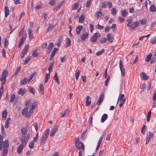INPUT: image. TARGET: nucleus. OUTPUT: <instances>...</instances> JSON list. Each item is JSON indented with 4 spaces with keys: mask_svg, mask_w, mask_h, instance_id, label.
Instances as JSON below:
<instances>
[{
    "mask_svg": "<svg viewBox=\"0 0 156 156\" xmlns=\"http://www.w3.org/2000/svg\"><path fill=\"white\" fill-rule=\"evenodd\" d=\"M30 136V134L28 133L26 136V140H24L25 138L24 136L20 137V140L22 143L18 147L17 149V152L19 154H20L22 152L23 147L26 146Z\"/></svg>",
    "mask_w": 156,
    "mask_h": 156,
    "instance_id": "f257e3e1",
    "label": "nucleus"
},
{
    "mask_svg": "<svg viewBox=\"0 0 156 156\" xmlns=\"http://www.w3.org/2000/svg\"><path fill=\"white\" fill-rule=\"evenodd\" d=\"M8 75V72L6 70H4L2 74L1 77L0 78V81H2V86L0 88V99L3 92L4 85L6 82V77Z\"/></svg>",
    "mask_w": 156,
    "mask_h": 156,
    "instance_id": "f03ea898",
    "label": "nucleus"
},
{
    "mask_svg": "<svg viewBox=\"0 0 156 156\" xmlns=\"http://www.w3.org/2000/svg\"><path fill=\"white\" fill-rule=\"evenodd\" d=\"M50 129H48L46 131L42 134L41 139V146H43L46 144L47 141V139L48 137L50 132Z\"/></svg>",
    "mask_w": 156,
    "mask_h": 156,
    "instance_id": "7ed1b4c3",
    "label": "nucleus"
},
{
    "mask_svg": "<svg viewBox=\"0 0 156 156\" xmlns=\"http://www.w3.org/2000/svg\"><path fill=\"white\" fill-rule=\"evenodd\" d=\"M75 144L77 149L84 151V145L82 142L79 140L78 138H77L75 140Z\"/></svg>",
    "mask_w": 156,
    "mask_h": 156,
    "instance_id": "20e7f679",
    "label": "nucleus"
},
{
    "mask_svg": "<svg viewBox=\"0 0 156 156\" xmlns=\"http://www.w3.org/2000/svg\"><path fill=\"white\" fill-rule=\"evenodd\" d=\"M19 37L22 36L20 40L25 41L27 37V34L26 32L24 31V28H23L21 29L20 32L19 33Z\"/></svg>",
    "mask_w": 156,
    "mask_h": 156,
    "instance_id": "39448f33",
    "label": "nucleus"
},
{
    "mask_svg": "<svg viewBox=\"0 0 156 156\" xmlns=\"http://www.w3.org/2000/svg\"><path fill=\"white\" fill-rule=\"evenodd\" d=\"M0 151H2L3 148V149L7 148L9 146V141L7 140H5L4 142L2 141L0 143Z\"/></svg>",
    "mask_w": 156,
    "mask_h": 156,
    "instance_id": "423d86ee",
    "label": "nucleus"
},
{
    "mask_svg": "<svg viewBox=\"0 0 156 156\" xmlns=\"http://www.w3.org/2000/svg\"><path fill=\"white\" fill-rule=\"evenodd\" d=\"M149 134H147V135L146 144H147L151 138L154 136V134L153 133L149 131L148 132Z\"/></svg>",
    "mask_w": 156,
    "mask_h": 156,
    "instance_id": "0eeeda50",
    "label": "nucleus"
},
{
    "mask_svg": "<svg viewBox=\"0 0 156 156\" xmlns=\"http://www.w3.org/2000/svg\"><path fill=\"white\" fill-rule=\"evenodd\" d=\"M21 133L22 135L20 137L22 136H24L25 138L24 140H26V136L25 135L27 134L28 132V129L26 127H23L21 129Z\"/></svg>",
    "mask_w": 156,
    "mask_h": 156,
    "instance_id": "6e6552de",
    "label": "nucleus"
},
{
    "mask_svg": "<svg viewBox=\"0 0 156 156\" xmlns=\"http://www.w3.org/2000/svg\"><path fill=\"white\" fill-rule=\"evenodd\" d=\"M119 68L121 71L122 76H124L125 74V69L123 67L122 61V60H120V61Z\"/></svg>",
    "mask_w": 156,
    "mask_h": 156,
    "instance_id": "1a4fd4ad",
    "label": "nucleus"
},
{
    "mask_svg": "<svg viewBox=\"0 0 156 156\" xmlns=\"http://www.w3.org/2000/svg\"><path fill=\"white\" fill-rule=\"evenodd\" d=\"M100 37V34L98 33H95L93 36L91 38V41L93 42H95L97 41V38Z\"/></svg>",
    "mask_w": 156,
    "mask_h": 156,
    "instance_id": "9d476101",
    "label": "nucleus"
},
{
    "mask_svg": "<svg viewBox=\"0 0 156 156\" xmlns=\"http://www.w3.org/2000/svg\"><path fill=\"white\" fill-rule=\"evenodd\" d=\"M104 98V94L102 93L99 96V99L97 102V104L99 105L103 102V99Z\"/></svg>",
    "mask_w": 156,
    "mask_h": 156,
    "instance_id": "9b49d317",
    "label": "nucleus"
},
{
    "mask_svg": "<svg viewBox=\"0 0 156 156\" xmlns=\"http://www.w3.org/2000/svg\"><path fill=\"white\" fill-rule=\"evenodd\" d=\"M140 76L141 79L143 80H147L149 78V76H147L144 72L141 73Z\"/></svg>",
    "mask_w": 156,
    "mask_h": 156,
    "instance_id": "f8f14e48",
    "label": "nucleus"
},
{
    "mask_svg": "<svg viewBox=\"0 0 156 156\" xmlns=\"http://www.w3.org/2000/svg\"><path fill=\"white\" fill-rule=\"evenodd\" d=\"M126 98H125L124 95L123 94H121L119 95L118 98V99L117 103V104H118L119 100H120V101H122L124 102Z\"/></svg>",
    "mask_w": 156,
    "mask_h": 156,
    "instance_id": "ddd939ff",
    "label": "nucleus"
},
{
    "mask_svg": "<svg viewBox=\"0 0 156 156\" xmlns=\"http://www.w3.org/2000/svg\"><path fill=\"white\" fill-rule=\"evenodd\" d=\"M106 38L107 40L108 41H110V42L112 43L113 42V36L112 35L110 34H108L106 36Z\"/></svg>",
    "mask_w": 156,
    "mask_h": 156,
    "instance_id": "4468645a",
    "label": "nucleus"
},
{
    "mask_svg": "<svg viewBox=\"0 0 156 156\" xmlns=\"http://www.w3.org/2000/svg\"><path fill=\"white\" fill-rule=\"evenodd\" d=\"M91 101L90 97L89 96L87 97L86 100V104L87 106H89L91 104Z\"/></svg>",
    "mask_w": 156,
    "mask_h": 156,
    "instance_id": "2eb2a0df",
    "label": "nucleus"
},
{
    "mask_svg": "<svg viewBox=\"0 0 156 156\" xmlns=\"http://www.w3.org/2000/svg\"><path fill=\"white\" fill-rule=\"evenodd\" d=\"M58 129V127H55L51 132L50 134V136L53 137L57 132Z\"/></svg>",
    "mask_w": 156,
    "mask_h": 156,
    "instance_id": "dca6fc26",
    "label": "nucleus"
},
{
    "mask_svg": "<svg viewBox=\"0 0 156 156\" xmlns=\"http://www.w3.org/2000/svg\"><path fill=\"white\" fill-rule=\"evenodd\" d=\"M10 118H8L5 122V128L7 129L9 127V124L10 123V121L11 120Z\"/></svg>",
    "mask_w": 156,
    "mask_h": 156,
    "instance_id": "f3484780",
    "label": "nucleus"
},
{
    "mask_svg": "<svg viewBox=\"0 0 156 156\" xmlns=\"http://www.w3.org/2000/svg\"><path fill=\"white\" fill-rule=\"evenodd\" d=\"M140 24V23L138 22H134L132 25L131 27V29H134L137 27Z\"/></svg>",
    "mask_w": 156,
    "mask_h": 156,
    "instance_id": "a211bd4d",
    "label": "nucleus"
},
{
    "mask_svg": "<svg viewBox=\"0 0 156 156\" xmlns=\"http://www.w3.org/2000/svg\"><path fill=\"white\" fill-rule=\"evenodd\" d=\"M83 29L82 26H79L77 27L76 29V33L77 34L79 35L80 34V31Z\"/></svg>",
    "mask_w": 156,
    "mask_h": 156,
    "instance_id": "6ab92c4d",
    "label": "nucleus"
},
{
    "mask_svg": "<svg viewBox=\"0 0 156 156\" xmlns=\"http://www.w3.org/2000/svg\"><path fill=\"white\" fill-rule=\"evenodd\" d=\"M107 118L108 115L107 114H103L101 118V122H104L107 119Z\"/></svg>",
    "mask_w": 156,
    "mask_h": 156,
    "instance_id": "aec40b11",
    "label": "nucleus"
},
{
    "mask_svg": "<svg viewBox=\"0 0 156 156\" xmlns=\"http://www.w3.org/2000/svg\"><path fill=\"white\" fill-rule=\"evenodd\" d=\"M39 92L41 94L43 95L44 92V87L42 84H40V86Z\"/></svg>",
    "mask_w": 156,
    "mask_h": 156,
    "instance_id": "412c9836",
    "label": "nucleus"
},
{
    "mask_svg": "<svg viewBox=\"0 0 156 156\" xmlns=\"http://www.w3.org/2000/svg\"><path fill=\"white\" fill-rule=\"evenodd\" d=\"M7 114V111L6 110H4L2 112V119L3 120L6 119Z\"/></svg>",
    "mask_w": 156,
    "mask_h": 156,
    "instance_id": "4be33fe9",
    "label": "nucleus"
},
{
    "mask_svg": "<svg viewBox=\"0 0 156 156\" xmlns=\"http://www.w3.org/2000/svg\"><path fill=\"white\" fill-rule=\"evenodd\" d=\"M5 17H7L9 14V10L8 7L5 6Z\"/></svg>",
    "mask_w": 156,
    "mask_h": 156,
    "instance_id": "5701e85b",
    "label": "nucleus"
},
{
    "mask_svg": "<svg viewBox=\"0 0 156 156\" xmlns=\"http://www.w3.org/2000/svg\"><path fill=\"white\" fill-rule=\"evenodd\" d=\"M71 40L69 39L67 37L66 38V47L68 48L69 47L71 44Z\"/></svg>",
    "mask_w": 156,
    "mask_h": 156,
    "instance_id": "b1692460",
    "label": "nucleus"
},
{
    "mask_svg": "<svg viewBox=\"0 0 156 156\" xmlns=\"http://www.w3.org/2000/svg\"><path fill=\"white\" fill-rule=\"evenodd\" d=\"M54 79L58 84H59L60 82L57 73L56 72L55 73V75L54 77Z\"/></svg>",
    "mask_w": 156,
    "mask_h": 156,
    "instance_id": "393cba45",
    "label": "nucleus"
},
{
    "mask_svg": "<svg viewBox=\"0 0 156 156\" xmlns=\"http://www.w3.org/2000/svg\"><path fill=\"white\" fill-rule=\"evenodd\" d=\"M29 48V45L28 44H26L23 49V50L22 51V52L24 53V54H26L27 51Z\"/></svg>",
    "mask_w": 156,
    "mask_h": 156,
    "instance_id": "a878e982",
    "label": "nucleus"
},
{
    "mask_svg": "<svg viewBox=\"0 0 156 156\" xmlns=\"http://www.w3.org/2000/svg\"><path fill=\"white\" fill-rule=\"evenodd\" d=\"M88 33L87 32H86L84 33L82 35L81 39L83 40H85L88 36Z\"/></svg>",
    "mask_w": 156,
    "mask_h": 156,
    "instance_id": "bb28decb",
    "label": "nucleus"
},
{
    "mask_svg": "<svg viewBox=\"0 0 156 156\" xmlns=\"http://www.w3.org/2000/svg\"><path fill=\"white\" fill-rule=\"evenodd\" d=\"M85 19L84 15L82 14L80 16L79 18V22L81 23H82Z\"/></svg>",
    "mask_w": 156,
    "mask_h": 156,
    "instance_id": "cd10ccee",
    "label": "nucleus"
},
{
    "mask_svg": "<svg viewBox=\"0 0 156 156\" xmlns=\"http://www.w3.org/2000/svg\"><path fill=\"white\" fill-rule=\"evenodd\" d=\"M54 26L52 24H49L48 28L46 30V32L48 33L53 29Z\"/></svg>",
    "mask_w": 156,
    "mask_h": 156,
    "instance_id": "c85d7f7f",
    "label": "nucleus"
},
{
    "mask_svg": "<svg viewBox=\"0 0 156 156\" xmlns=\"http://www.w3.org/2000/svg\"><path fill=\"white\" fill-rule=\"evenodd\" d=\"M121 12V15L124 17H125L128 13L127 11L125 10H122Z\"/></svg>",
    "mask_w": 156,
    "mask_h": 156,
    "instance_id": "c756f323",
    "label": "nucleus"
},
{
    "mask_svg": "<svg viewBox=\"0 0 156 156\" xmlns=\"http://www.w3.org/2000/svg\"><path fill=\"white\" fill-rule=\"evenodd\" d=\"M25 92L24 90L22 88H20L19 91L18 92V94L19 95L23 96L25 94Z\"/></svg>",
    "mask_w": 156,
    "mask_h": 156,
    "instance_id": "7c9ffc66",
    "label": "nucleus"
},
{
    "mask_svg": "<svg viewBox=\"0 0 156 156\" xmlns=\"http://www.w3.org/2000/svg\"><path fill=\"white\" fill-rule=\"evenodd\" d=\"M8 149L6 148H4L3 150V152L2 156H6L8 153Z\"/></svg>",
    "mask_w": 156,
    "mask_h": 156,
    "instance_id": "2f4dec72",
    "label": "nucleus"
},
{
    "mask_svg": "<svg viewBox=\"0 0 156 156\" xmlns=\"http://www.w3.org/2000/svg\"><path fill=\"white\" fill-rule=\"evenodd\" d=\"M146 126L145 125H144L141 130V132L144 135H145V130H146Z\"/></svg>",
    "mask_w": 156,
    "mask_h": 156,
    "instance_id": "473e14b6",
    "label": "nucleus"
},
{
    "mask_svg": "<svg viewBox=\"0 0 156 156\" xmlns=\"http://www.w3.org/2000/svg\"><path fill=\"white\" fill-rule=\"evenodd\" d=\"M150 10L152 12H154L156 11V8L155 5H151Z\"/></svg>",
    "mask_w": 156,
    "mask_h": 156,
    "instance_id": "72a5a7b5",
    "label": "nucleus"
},
{
    "mask_svg": "<svg viewBox=\"0 0 156 156\" xmlns=\"http://www.w3.org/2000/svg\"><path fill=\"white\" fill-rule=\"evenodd\" d=\"M28 35L29 37V38L30 39H32V30L31 29H30V28H28Z\"/></svg>",
    "mask_w": 156,
    "mask_h": 156,
    "instance_id": "f704fd0d",
    "label": "nucleus"
},
{
    "mask_svg": "<svg viewBox=\"0 0 156 156\" xmlns=\"http://www.w3.org/2000/svg\"><path fill=\"white\" fill-rule=\"evenodd\" d=\"M29 91L30 93H32L33 94H35V90L32 87H30Z\"/></svg>",
    "mask_w": 156,
    "mask_h": 156,
    "instance_id": "c9c22d12",
    "label": "nucleus"
},
{
    "mask_svg": "<svg viewBox=\"0 0 156 156\" xmlns=\"http://www.w3.org/2000/svg\"><path fill=\"white\" fill-rule=\"evenodd\" d=\"M37 49H35L32 53V56L33 57H36L38 55V53L37 51Z\"/></svg>",
    "mask_w": 156,
    "mask_h": 156,
    "instance_id": "e433bc0d",
    "label": "nucleus"
},
{
    "mask_svg": "<svg viewBox=\"0 0 156 156\" xmlns=\"http://www.w3.org/2000/svg\"><path fill=\"white\" fill-rule=\"evenodd\" d=\"M28 81V79L27 78H25L24 79L22 80L20 83L21 85H23L25 84Z\"/></svg>",
    "mask_w": 156,
    "mask_h": 156,
    "instance_id": "4c0bfd02",
    "label": "nucleus"
},
{
    "mask_svg": "<svg viewBox=\"0 0 156 156\" xmlns=\"http://www.w3.org/2000/svg\"><path fill=\"white\" fill-rule=\"evenodd\" d=\"M151 56L152 54H150L147 55L145 59L146 62H148L151 58Z\"/></svg>",
    "mask_w": 156,
    "mask_h": 156,
    "instance_id": "58836bf2",
    "label": "nucleus"
},
{
    "mask_svg": "<svg viewBox=\"0 0 156 156\" xmlns=\"http://www.w3.org/2000/svg\"><path fill=\"white\" fill-rule=\"evenodd\" d=\"M146 87V85L145 83H143L142 84V88H141V90L140 92L139 93L141 94L144 91V90L145 89Z\"/></svg>",
    "mask_w": 156,
    "mask_h": 156,
    "instance_id": "ea45409f",
    "label": "nucleus"
},
{
    "mask_svg": "<svg viewBox=\"0 0 156 156\" xmlns=\"http://www.w3.org/2000/svg\"><path fill=\"white\" fill-rule=\"evenodd\" d=\"M68 110H64L61 114L62 117H64L67 113Z\"/></svg>",
    "mask_w": 156,
    "mask_h": 156,
    "instance_id": "a19ab883",
    "label": "nucleus"
},
{
    "mask_svg": "<svg viewBox=\"0 0 156 156\" xmlns=\"http://www.w3.org/2000/svg\"><path fill=\"white\" fill-rule=\"evenodd\" d=\"M39 137V133L38 132L36 134L35 136L33 138V140L34 142H36L37 141V139Z\"/></svg>",
    "mask_w": 156,
    "mask_h": 156,
    "instance_id": "79ce46f5",
    "label": "nucleus"
},
{
    "mask_svg": "<svg viewBox=\"0 0 156 156\" xmlns=\"http://www.w3.org/2000/svg\"><path fill=\"white\" fill-rule=\"evenodd\" d=\"M117 13L116 9L115 8H113L111 10V13L114 16L116 15Z\"/></svg>",
    "mask_w": 156,
    "mask_h": 156,
    "instance_id": "37998d69",
    "label": "nucleus"
},
{
    "mask_svg": "<svg viewBox=\"0 0 156 156\" xmlns=\"http://www.w3.org/2000/svg\"><path fill=\"white\" fill-rule=\"evenodd\" d=\"M80 72L79 70H77L76 71L75 77L76 79L77 80L78 79L79 76L80 75Z\"/></svg>",
    "mask_w": 156,
    "mask_h": 156,
    "instance_id": "c03bdc74",
    "label": "nucleus"
},
{
    "mask_svg": "<svg viewBox=\"0 0 156 156\" xmlns=\"http://www.w3.org/2000/svg\"><path fill=\"white\" fill-rule=\"evenodd\" d=\"M34 142L32 140L30 143L29 146L30 148L32 149L34 147Z\"/></svg>",
    "mask_w": 156,
    "mask_h": 156,
    "instance_id": "a18cd8bd",
    "label": "nucleus"
},
{
    "mask_svg": "<svg viewBox=\"0 0 156 156\" xmlns=\"http://www.w3.org/2000/svg\"><path fill=\"white\" fill-rule=\"evenodd\" d=\"M105 50L104 49H103L101 50V51H98L96 53V55L97 56H99L100 55H101L103 54V53L104 52Z\"/></svg>",
    "mask_w": 156,
    "mask_h": 156,
    "instance_id": "49530a36",
    "label": "nucleus"
},
{
    "mask_svg": "<svg viewBox=\"0 0 156 156\" xmlns=\"http://www.w3.org/2000/svg\"><path fill=\"white\" fill-rule=\"evenodd\" d=\"M28 111V108H24L22 110V114L24 115Z\"/></svg>",
    "mask_w": 156,
    "mask_h": 156,
    "instance_id": "de8ad7c7",
    "label": "nucleus"
},
{
    "mask_svg": "<svg viewBox=\"0 0 156 156\" xmlns=\"http://www.w3.org/2000/svg\"><path fill=\"white\" fill-rule=\"evenodd\" d=\"M16 98V96L14 94H12L11 96V99L10 100V102H12Z\"/></svg>",
    "mask_w": 156,
    "mask_h": 156,
    "instance_id": "09e8293b",
    "label": "nucleus"
},
{
    "mask_svg": "<svg viewBox=\"0 0 156 156\" xmlns=\"http://www.w3.org/2000/svg\"><path fill=\"white\" fill-rule=\"evenodd\" d=\"M53 46L54 44L53 43H51L48 46L47 49H48V50H51L53 47Z\"/></svg>",
    "mask_w": 156,
    "mask_h": 156,
    "instance_id": "8fccbe9b",
    "label": "nucleus"
},
{
    "mask_svg": "<svg viewBox=\"0 0 156 156\" xmlns=\"http://www.w3.org/2000/svg\"><path fill=\"white\" fill-rule=\"evenodd\" d=\"M79 7V5L78 3H77L76 4L73 5L72 7V9L73 10H75L77 8Z\"/></svg>",
    "mask_w": 156,
    "mask_h": 156,
    "instance_id": "3c124183",
    "label": "nucleus"
},
{
    "mask_svg": "<svg viewBox=\"0 0 156 156\" xmlns=\"http://www.w3.org/2000/svg\"><path fill=\"white\" fill-rule=\"evenodd\" d=\"M37 103L36 102H35L33 103L32 106H30V107L31 108L34 109L35 107L37 106Z\"/></svg>",
    "mask_w": 156,
    "mask_h": 156,
    "instance_id": "603ef678",
    "label": "nucleus"
},
{
    "mask_svg": "<svg viewBox=\"0 0 156 156\" xmlns=\"http://www.w3.org/2000/svg\"><path fill=\"white\" fill-rule=\"evenodd\" d=\"M9 44V42L8 40H7L6 38L4 39V45L5 48H6L7 46H8Z\"/></svg>",
    "mask_w": 156,
    "mask_h": 156,
    "instance_id": "864d4df0",
    "label": "nucleus"
},
{
    "mask_svg": "<svg viewBox=\"0 0 156 156\" xmlns=\"http://www.w3.org/2000/svg\"><path fill=\"white\" fill-rule=\"evenodd\" d=\"M102 13L100 11L97 12H96V15L97 16L98 18H99V17H101L102 15Z\"/></svg>",
    "mask_w": 156,
    "mask_h": 156,
    "instance_id": "5fc2aeb1",
    "label": "nucleus"
},
{
    "mask_svg": "<svg viewBox=\"0 0 156 156\" xmlns=\"http://www.w3.org/2000/svg\"><path fill=\"white\" fill-rule=\"evenodd\" d=\"M92 0H88L86 4V7L87 8H89L90 6V4Z\"/></svg>",
    "mask_w": 156,
    "mask_h": 156,
    "instance_id": "6e6d98bb",
    "label": "nucleus"
},
{
    "mask_svg": "<svg viewBox=\"0 0 156 156\" xmlns=\"http://www.w3.org/2000/svg\"><path fill=\"white\" fill-rule=\"evenodd\" d=\"M50 76V75L49 73L48 74L46 73L45 79L44 81L45 83H47V82Z\"/></svg>",
    "mask_w": 156,
    "mask_h": 156,
    "instance_id": "4d7b16f0",
    "label": "nucleus"
},
{
    "mask_svg": "<svg viewBox=\"0 0 156 156\" xmlns=\"http://www.w3.org/2000/svg\"><path fill=\"white\" fill-rule=\"evenodd\" d=\"M54 63H50L49 65V68L48 69V70H49V73H50L52 69L53 65Z\"/></svg>",
    "mask_w": 156,
    "mask_h": 156,
    "instance_id": "13d9d810",
    "label": "nucleus"
},
{
    "mask_svg": "<svg viewBox=\"0 0 156 156\" xmlns=\"http://www.w3.org/2000/svg\"><path fill=\"white\" fill-rule=\"evenodd\" d=\"M118 20L121 23H123L124 21V19L120 16L118 17Z\"/></svg>",
    "mask_w": 156,
    "mask_h": 156,
    "instance_id": "bf43d9fd",
    "label": "nucleus"
},
{
    "mask_svg": "<svg viewBox=\"0 0 156 156\" xmlns=\"http://www.w3.org/2000/svg\"><path fill=\"white\" fill-rule=\"evenodd\" d=\"M110 79V77L108 76L107 77V79L105 81V85L106 86H108V82Z\"/></svg>",
    "mask_w": 156,
    "mask_h": 156,
    "instance_id": "052dcab7",
    "label": "nucleus"
},
{
    "mask_svg": "<svg viewBox=\"0 0 156 156\" xmlns=\"http://www.w3.org/2000/svg\"><path fill=\"white\" fill-rule=\"evenodd\" d=\"M31 58L30 57H29L28 58L26 59L25 61L24 62V64L26 65L29 62Z\"/></svg>",
    "mask_w": 156,
    "mask_h": 156,
    "instance_id": "680f3d73",
    "label": "nucleus"
},
{
    "mask_svg": "<svg viewBox=\"0 0 156 156\" xmlns=\"http://www.w3.org/2000/svg\"><path fill=\"white\" fill-rule=\"evenodd\" d=\"M106 40L105 37L101 38L100 39V43H105L106 41Z\"/></svg>",
    "mask_w": 156,
    "mask_h": 156,
    "instance_id": "e2e57ef3",
    "label": "nucleus"
},
{
    "mask_svg": "<svg viewBox=\"0 0 156 156\" xmlns=\"http://www.w3.org/2000/svg\"><path fill=\"white\" fill-rule=\"evenodd\" d=\"M25 41L20 40V42L18 45V47L19 48H20L21 46L23 44Z\"/></svg>",
    "mask_w": 156,
    "mask_h": 156,
    "instance_id": "0e129e2a",
    "label": "nucleus"
},
{
    "mask_svg": "<svg viewBox=\"0 0 156 156\" xmlns=\"http://www.w3.org/2000/svg\"><path fill=\"white\" fill-rule=\"evenodd\" d=\"M58 49V48H54L52 52V53L51 55L54 56L55 55V54L56 52L57 51Z\"/></svg>",
    "mask_w": 156,
    "mask_h": 156,
    "instance_id": "69168bd1",
    "label": "nucleus"
},
{
    "mask_svg": "<svg viewBox=\"0 0 156 156\" xmlns=\"http://www.w3.org/2000/svg\"><path fill=\"white\" fill-rule=\"evenodd\" d=\"M2 55L3 57L4 58L6 57V56L5 55V49L4 48H3L2 50Z\"/></svg>",
    "mask_w": 156,
    "mask_h": 156,
    "instance_id": "338daca9",
    "label": "nucleus"
},
{
    "mask_svg": "<svg viewBox=\"0 0 156 156\" xmlns=\"http://www.w3.org/2000/svg\"><path fill=\"white\" fill-rule=\"evenodd\" d=\"M146 20L145 19H142L140 21V23L141 24L144 25L146 24Z\"/></svg>",
    "mask_w": 156,
    "mask_h": 156,
    "instance_id": "774afa93",
    "label": "nucleus"
}]
</instances>
